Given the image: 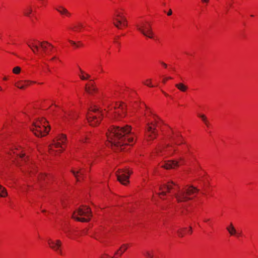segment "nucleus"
<instances>
[{
    "instance_id": "f257e3e1",
    "label": "nucleus",
    "mask_w": 258,
    "mask_h": 258,
    "mask_svg": "<svg viewBox=\"0 0 258 258\" xmlns=\"http://www.w3.org/2000/svg\"><path fill=\"white\" fill-rule=\"evenodd\" d=\"M108 140L107 145H110L113 149L123 150V146L130 145L134 142V137L131 132V126H113L106 133Z\"/></svg>"
},
{
    "instance_id": "f03ea898",
    "label": "nucleus",
    "mask_w": 258,
    "mask_h": 258,
    "mask_svg": "<svg viewBox=\"0 0 258 258\" xmlns=\"http://www.w3.org/2000/svg\"><path fill=\"white\" fill-rule=\"evenodd\" d=\"M159 190L161 191L158 193L159 196H166L167 193H170L171 190H174L176 192H174L173 196L178 203L185 202L191 200L192 198L191 196L199 191L198 189L192 186H190L187 188L181 189L179 185L173 181H170L161 185Z\"/></svg>"
},
{
    "instance_id": "7ed1b4c3",
    "label": "nucleus",
    "mask_w": 258,
    "mask_h": 258,
    "mask_svg": "<svg viewBox=\"0 0 258 258\" xmlns=\"http://www.w3.org/2000/svg\"><path fill=\"white\" fill-rule=\"evenodd\" d=\"M47 124L48 122L46 119H42L41 120L34 122L31 130L35 136L38 137L45 136L50 130V127L48 126Z\"/></svg>"
},
{
    "instance_id": "20e7f679",
    "label": "nucleus",
    "mask_w": 258,
    "mask_h": 258,
    "mask_svg": "<svg viewBox=\"0 0 258 258\" xmlns=\"http://www.w3.org/2000/svg\"><path fill=\"white\" fill-rule=\"evenodd\" d=\"M92 217V213L89 207L82 206L74 212L72 218L78 221L87 222L90 221Z\"/></svg>"
},
{
    "instance_id": "39448f33",
    "label": "nucleus",
    "mask_w": 258,
    "mask_h": 258,
    "mask_svg": "<svg viewBox=\"0 0 258 258\" xmlns=\"http://www.w3.org/2000/svg\"><path fill=\"white\" fill-rule=\"evenodd\" d=\"M87 118L91 125L95 126L99 123L102 117L98 108H93L88 113Z\"/></svg>"
},
{
    "instance_id": "423d86ee",
    "label": "nucleus",
    "mask_w": 258,
    "mask_h": 258,
    "mask_svg": "<svg viewBox=\"0 0 258 258\" xmlns=\"http://www.w3.org/2000/svg\"><path fill=\"white\" fill-rule=\"evenodd\" d=\"M137 29L145 36L150 38H153V32L151 25L147 22H141L136 25Z\"/></svg>"
},
{
    "instance_id": "0eeeda50",
    "label": "nucleus",
    "mask_w": 258,
    "mask_h": 258,
    "mask_svg": "<svg viewBox=\"0 0 258 258\" xmlns=\"http://www.w3.org/2000/svg\"><path fill=\"white\" fill-rule=\"evenodd\" d=\"M66 140L67 137L65 135L61 134L57 137L55 140L53 141V144L49 146L50 153L53 154V152L54 151V148H61L62 149L61 150H59L56 151V152L59 151V152H61L63 150H64L61 144L63 145L64 144Z\"/></svg>"
},
{
    "instance_id": "6e6552de",
    "label": "nucleus",
    "mask_w": 258,
    "mask_h": 258,
    "mask_svg": "<svg viewBox=\"0 0 258 258\" xmlns=\"http://www.w3.org/2000/svg\"><path fill=\"white\" fill-rule=\"evenodd\" d=\"M132 173L128 169H119L116 172V175L118 181L125 185L129 182V177Z\"/></svg>"
},
{
    "instance_id": "1a4fd4ad",
    "label": "nucleus",
    "mask_w": 258,
    "mask_h": 258,
    "mask_svg": "<svg viewBox=\"0 0 258 258\" xmlns=\"http://www.w3.org/2000/svg\"><path fill=\"white\" fill-rule=\"evenodd\" d=\"M48 244L49 247L54 251L57 252L60 255L62 254L61 249L62 242L60 240H52L49 239L48 240Z\"/></svg>"
},
{
    "instance_id": "9d476101",
    "label": "nucleus",
    "mask_w": 258,
    "mask_h": 258,
    "mask_svg": "<svg viewBox=\"0 0 258 258\" xmlns=\"http://www.w3.org/2000/svg\"><path fill=\"white\" fill-rule=\"evenodd\" d=\"M90 81L91 82L90 83L86 84L85 91L89 95H96L98 92V89L95 85L94 83L92 82V80H90Z\"/></svg>"
},
{
    "instance_id": "9b49d317",
    "label": "nucleus",
    "mask_w": 258,
    "mask_h": 258,
    "mask_svg": "<svg viewBox=\"0 0 258 258\" xmlns=\"http://www.w3.org/2000/svg\"><path fill=\"white\" fill-rule=\"evenodd\" d=\"M147 136L148 138V141L153 140L155 139L158 135V133L156 131L155 127L153 128L152 126L148 125ZM155 126V125H154Z\"/></svg>"
},
{
    "instance_id": "f8f14e48",
    "label": "nucleus",
    "mask_w": 258,
    "mask_h": 258,
    "mask_svg": "<svg viewBox=\"0 0 258 258\" xmlns=\"http://www.w3.org/2000/svg\"><path fill=\"white\" fill-rule=\"evenodd\" d=\"M35 82L28 81V80H21L15 83V85L17 88L21 89H24L27 87L29 86L32 83H34Z\"/></svg>"
},
{
    "instance_id": "ddd939ff",
    "label": "nucleus",
    "mask_w": 258,
    "mask_h": 258,
    "mask_svg": "<svg viewBox=\"0 0 258 258\" xmlns=\"http://www.w3.org/2000/svg\"><path fill=\"white\" fill-rule=\"evenodd\" d=\"M179 166V162L176 160H171L165 162L164 164L161 165V167L166 169L174 168L175 167Z\"/></svg>"
},
{
    "instance_id": "4468645a",
    "label": "nucleus",
    "mask_w": 258,
    "mask_h": 258,
    "mask_svg": "<svg viewBox=\"0 0 258 258\" xmlns=\"http://www.w3.org/2000/svg\"><path fill=\"white\" fill-rule=\"evenodd\" d=\"M71 172L75 177L77 181H80L81 179H84V172L82 171L81 169H79L77 171L72 169Z\"/></svg>"
},
{
    "instance_id": "2eb2a0df",
    "label": "nucleus",
    "mask_w": 258,
    "mask_h": 258,
    "mask_svg": "<svg viewBox=\"0 0 258 258\" xmlns=\"http://www.w3.org/2000/svg\"><path fill=\"white\" fill-rule=\"evenodd\" d=\"M38 44L45 53H47V50L48 47H53V46L51 44L45 41L42 42L38 41Z\"/></svg>"
},
{
    "instance_id": "dca6fc26",
    "label": "nucleus",
    "mask_w": 258,
    "mask_h": 258,
    "mask_svg": "<svg viewBox=\"0 0 258 258\" xmlns=\"http://www.w3.org/2000/svg\"><path fill=\"white\" fill-rule=\"evenodd\" d=\"M55 9L61 15H65L69 17L71 16V13H70L66 8L62 6H59Z\"/></svg>"
},
{
    "instance_id": "f3484780",
    "label": "nucleus",
    "mask_w": 258,
    "mask_h": 258,
    "mask_svg": "<svg viewBox=\"0 0 258 258\" xmlns=\"http://www.w3.org/2000/svg\"><path fill=\"white\" fill-rule=\"evenodd\" d=\"M175 86L179 91L183 92H185L188 89V86L183 83H177Z\"/></svg>"
},
{
    "instance_id": "a211bd4d",
    "label": "nucleus",
    "mask_w": 258,
    "mask_h": 258,
    "mask_svg": "<svg viewBox=\"0 0 258 258\" xmlns=\"http://www.w3.org/2000/svg\"><path fill=\"white\" fill-rule=\"evenodd\" d=\"M127 244H123L120 248L115 252V254L121 255L127 249Z\"/></svg>"
},
{
    "instance_id": "6ab92c4d",
    "label": "nucleus",
    "mask_w": 258,
    "mask_h": 258,
    "mask_svg": "<svg viewBox=\"0 0 258 258\" xmlns=\"http://www.w3.org/2000/svg\"><path fill=\"white\" fill-rule=\"evenodd\" d=\"M226 229L232 236L237 234V231L232 223L230 224L229 226L226 228Z\"/></svg>"
},
{
    "instance_id": "aec40b11",
    "label": "nucleus",
    "mask_w": 258,
    "mask_h": 258,
    "mask_svg": "<svg viewBox=\"0 0 258 258\" xmlns=\"http://www.w3.org/2000/svg\"><path fill=\"white\" fill-rule=\"evenodd\" d=\"M113 20L114 25L118 29H120V26H121L122 24V20L116 17H113Z\"/></svg>"
},
{
    "instance_id": "412c9836",
    "label": "nucleus",
    "mask_w": 258,
    "mask_h": 258,
    "mask_svg": "<svg viewBox=\"0 0 258 258\" xmlns=\"http://www.w3.org/2000/svg\"><path fill=\"white\" fill-rule=\"evenodd\" d=\"M28 46L31 48L34 53H37L39 50V46L34 43H27Z\"/></svg>"
},
{
    "instance_id": "4be33fe9",
    "label": "nucleus",
    "mask_w": 258,
    "mask_h": 258,
    "mask_svg": "<svg viewBox=\"0 0 258 258\" xmlns=\"http://www.w3.org/2000/svg\"><path fill=\"white\" fill-rule=\"evenodd\" d=\"M8 194L6 189L2 185H0V197H6Z\"/></svg>"
},
{
    "instance_id": "5701e85b",
    "label": "nucleus",
    "mask_w": 258,
    "mask_h": 258,
    "mask_svg": "<svg viewBox=\"0 0 258 258\" xmlns=\"http://www.w3.org/2000/svg\"><path fill=\"white\" fill-rule=\"evenodd\" d=\"M144 255L146 258H154V254L153 251L146 250L144 253Z\"/></svg>"
},
{
    "instance_id": "b1692460",
    "label": "nucleus",
    "mask_w": 258,
    "mask_h": 258,
    "mask_svg": "<svg viewBox=\"0 0 258 258\" xmlns=\"http://www.w3.org/2000/svg\"><path fill=\"white\" fill-rule=\"evenodd\" d=\"M83 28V25L82 23H79L77 25H75L74 27L72 28L75 31L79 32L81 30V29Z\"/></svg>"
},
{
    "instance_id": "393cba45",
    "label": "nucleus",
    "mask_w": 258,
    "mask_h": 258,
    "mask_svg": "<svg viewBox=\"0 0 258 258\" xmlns=\"http://www.w3.org/2000/svg\"><path fill=\"white\" fill-rule=\"evenodd\" d=\"M79 77L82 80H87L90 78L91 76L85 72L84 75H79Z\"/></svg>"
},
{
    "instance_id": "a878e982",
    "label": "nucleus",
    "mask_w": 258,
    "mask_h": 258,
    "mask_svg": "<svg viewBox=\"0 0 258 258\" xmlns=\"http://www.w3.org/2000/svg\"><path fill=\"white\" fill-rule=\"evenodd\" d=\"M143 83L149 87H154V85L152 84V80L151 79H147L145 81L143 82Z\"/></svg>"
},
{
    "instance_id": "bb28decb",
    "label": "nucleus",
    "mask_w": 258,
    "mask_h": 258,
    "mask_svg": "<svg viewBox=\"0 0 258 258\" xmlns=\"http://www.w3.org/2000/svg\"><path fill=\"white\" fill-rule=\"evenodd\" d=\"M32 12V10L31 8H29L25 10L24 15L27 16H29L30 15Z\"/></svg>"
},
{
    "instance_id": "cd10ccee",
    "label": "nucleus",
    "mask_w": 258,
    "mask_h": 258,
    "mask_svg": "<svg viewBox=\"0 0 258 258\" xmlns=\"http://www.w3.org/2000/svg\"><path fill=\"white\" fill-rule=\"evenodd\" d=\"M21 71V68L19 67H16L13 70V72L14 74H18Z\"/></svg>"
},
{
    "instance_id": "c85d7f7f",
    "label": "nucleus",
    "mask_w": 258,
    "mask_h": 258,
    "mask_svg": "<svg viewBox=\"0 0 258 258\" xmlns=\"http://www.w3.org/2000/svg\"><path fill=\"white\" fill-rule=\"evenodd\" d=\"M198 116L200 117L202 120L204 122H206V120H207V117L204 114H198Z\"/></svg>"
},
{
    "instance_id": "c756f323",
    "label": "nucleus",
    "mask_w": 258,
    "mask_h": 258,
    "mask_svg": "<svg viewBox=\"0 0 258 258\" xmlns=\"http://www.w3.org/2000/svg\"><path fill=\"white\" fill-rule=\"evenodd\" d=\"M184 230V228L180 229L177 231V233L178 236L180 237H183L184 235L183 231Z\"/></svg>"
},
{
    "instance_id": "7c9ffc66",
    "label": "nucleus",
    "mask_w": 258,
    "mask_h": 258,
    "mask_svg": "<svg viewBox=\"0 0 258 258\" xmlns=\"http://www.w3.org/2000/svg\"><path fill=\"white\" fill-rule=\"evenodd\" d=\"M115 13L114 14V16L113 17H116V18H120L121 19L122 18V17H123L120 13H118L117 11H115Z\"/></svg>"
},
{
    "instance_id": "2f4dec72",
    "label": "nucleus",
    "mask_w": 258,
    "mask_h": 258,
    "mask_svg": "<svg viewBox=\"0 0 258 258\" xmlns=\"http://www.w3.org/2000/svg\"><path fill=\"white\" fill-rule=\"evenodd\" d=\"M121 20L122 22V25L125 27L127 26V21L126 18L125 17H122Z\"/></svg>"
},
{
    "instance_id": "473e14b6",
    "label": "nucleus",
    "mask_w": 258,
    "mask_h": 258,
    "mask_svg": "<svg viewBox=\"0 0 258 258\" xmlns=\"http://www.w3.org/2000/svg\"><path fill=\"white\" fill-rule=\"evenodd\" d=\"M100 258H113V257H111L109 256L108 254L105 253L103 255H102L100 257Z\"/></svg>"
},
{
    "instance_id": "72a5a7b5",
    "label": "nucleus",
    "mask_w": 258,
    "mask_h": 258,
    "mask_svg": "<svg viewBox=\"0 0 258 258\" xmlns=\"http://www.w3.org/2000/svg\"><path fill=\"white\" fill-rule=\"evenodd\" d=\"M16 154L17 155H19V158L20 159H22L24 160H25V159L24 158V156H25V154H18V153H16Z\"/></svg>"
},
{
    "instance_id": "f704fd0d",
    "label": "nucleus",
    "mask_w": 258,
    "mask_h": 258,
    "mask_svg": "<svg viewBox=\"0 0 258 258\" xmlns=\"http://www.w3.org/2000/svg\"><path fill=\"white\" fill-rule=\"evenodd\" d=\"M69 42L73 45L76 46V47H78L80 45H78L75 41H73L72 40H69Z\"/></svg>"
},
{
    "instance_id": "c9c22d12",
    "label": "nucleus",
    "mask_w": 258,
    "mask_h": 258,
    "mask_svg": "<svg viewBox=\"0 0 258 258\" xmlns=\"http://www.w3.org/2000/svg\"><path fill=\"white\" fill-rule=\"evenodd\" d=\"M169 79H172V78H171V77H167V78H164V79H163L162 82H163V83L164 84H165V83H166V82L167 81H168V80H169Z\"/></svg>"
},
{
    "instance_id": "e433bc0d",
    "label": "nucleus",
    "mask_w": 258,
    "mask_h": 258,
    "mask_svg": "<svg viewBox=\"0 0 258 258\" xmlns=\"http://www.w3.org/2000/svg\"><path fill=\"white\" fill-rule=\"evenodd\" d=\"M160 63L165 68H166L167 67V65L166 63H165V62H164L163 61H160Z\"/></svg>"
},
{
    "instance_id": "4c0bfd02",
    "label": "nucleus",
    "mask_w": 258,
    "mask_h": 258,
    "mask_svg": "<svg viewBox=\"0 0 258 258\" xmlns=\"http://www.w3.org/2000/svg\"><path fill=\"white\" fill-rule=\"evenodd\" d=\"M79 70H80V74L79 75H84L85 74V72L84 71H83L81 68H79Z\"/></svg>"
},
{
    "instance_id": "58836bf2",
    "label": "nucleus",
    "mask_w": 258,
    "mask_h": 258,
    "mask_svg": "<svg viewBox=\"0 0 258 258\" xmlns=\"http://www.w3.org/2000/svg\"><path fill=\"white\" fill-rule=\"evenodd\" d=\"M172 10H171V9H170V10H169V11H168V13H167V15H168V16H170V15H172Z\"/></svg>"
},
{
    "instance_id": "ea45409f",
    "label": "nucleus",
    "mask_w": 258,
    "mask_h": 258,
    "mask_svg": "<svg viewBox=\"0 0 258 258\" xmlns=\"http://www.w3.org/2000/svg\"><path fill=\"white\" fill-rule=\"evenodd\" d=\"M45 176H46L45 175L42 174L40 175V176L39 177V180L42 179Z\"/></svg>"
},
{
    "instance_id": "a19ab883",
    "label": "nucleus",
    "mask_w": 258,
    "mask_h": 258,
    "mask_svg": "<svg viewBox=\"0 0 258 258\" xmlns=\"http://www.w3.org/2000/svg\"><path fill=\"white\" fill-rule=\"evenodd\" d=\"M204 123L207 126H209V121H208V119L206 120V122H204Z\"/></svg>"
},
{
    "instance_id": "79ce46f5",
    "label": "nucleus",
    "mask_w": 258,
    "mask_h": 258,
    "mask_svg": "<svg viewBox=\"0 0 258 258\" xmlns=\"http://www.w3.org/2000/svg\"><path fill=\"white\" fill-rule=\"evenodd\" d=\"M188 233L189 234H191L192 233V228L191 226L189 227V231H188Z\"/></svg>"
},
{
    "instance_id": "37998d69",
    "label": "nucleus",
    "mask_w": 258,
    "mask_h": 258,
    "mask_svg": "<svg viewBox=\"0 0 258 258\" xmlns=\"http://www.w3.org/2000/svg\"><path fill=\"white\" fill-rule=\"evenodd\" d=\"M203 3H208L210 0H201Z\"/></svg>"
},
{
    "instance_id": "c03bdc74",
    "label": "nucleus",
    "mask_w": 258,
    "mask_h": 258,
    "mask_svg": "<svg viewBox=\"0 0 258 258\" xmlns=\"http://www.w3.org/2000/svg\"><path fill=\"white\" fill-rule=\"evenodd\" d=\"M241 235V233H237V234L235 235L236 236H239Z\"/></svg>"
},
{
    "instance_id": "a18cd8bd",
    "label": "nucleus",
    "mask_w": 258,
    "mask_h": 258,
    "mask_svg": "<svg viewBox=\"0 0 258 258\" xmlns=\"http://www.w3.org/2000/svg\"><path fill=\"white\" fill-rule=\"evenodd\" d=\"M169 147H173L172 145H170L169 144H168L167 146H166V148H169Z\"/></svg>"
},
{
    "instance_id": "49530a36",
    "label": "nucleus",
    "mask_w": 258,
    "mask_h": 258,
    "mask_svg": "<svg viewBox=\"0 0 258 258\" xmlns=\"http://www.w3.org/2000/svg\"><path fill=\"white\" fill-rule=\"evenodd\" d=\"M55 58H56V57H55V56H54V57H53L51 58V60H53V59H55Z\"/></svg>"
},
{
    "instance_id": "de8ad7c7",
    "label": "nucleus",
    "mask_w": 258,
    "mask_h": 258,
    "mask_svg": "<svg viewBox=\"0 0 258 258\" xmlns=\"http://www.w3.org/2000/svg\"><path fill=\"white\" fill-rule=\"evenodd\" d=\"M179 160H180V161H182V160H183V158H181V157H180V158H179Z\"/></svg>"
},
{
    "instance_id": "09e8293b",
    "label": "nucleus",
    "mask_w": 258,
    "mask_h": 258,
    "mask_svg": "<svg viewBox=\"0 0 258 258\" xmlns=\"http://www.w3.org/2000/svg\"><path fill=\"white\" fill-rule=\"evenodd\" d=\"M78 43H79V45H80V46L82 45V44L80 42H79Z\"/></svg>"
},
{
    "instance_id": "8fccbe9b",
    "label": "nucleus",
    "mask_w": 258,
    "mask_h": 258,
    "mask_svg": "<svg viewBox=\"0 0 258 258\" xmlns=\"http://www.w3.org/2000/svg\"><path fill=\"white\" fill-rule=\"evenodd\" d=\"M4 80H7V78L6 77H4V79H3Z\"/></svg>"
},
{
    "instance_id": "3c124183",
    "label": "nucleus",
    "mask_w": 258,
    "mask_h": 258,
    "mask_svg": "<svg viewBox=\"0 0 258 258\" xmlns=\"http://www.w3.org/2000/svg\"><path fill=\"white\" fill-rule=\"evenodd\" d=\"M157 150H158V151H160V152H161V149H158Z\"/></svg>"
},
{
    "instance_id": "603ef678",
    "label": "nucleus",
    "mask_w": 258,
    "mask_h": 258,
    "mask_svg": "<svg viewBox=\"0 0 258 258\" xmlns=\"http://www.w3.org/2000/svg\"><path fill=\"white\" fill-rule=\"evenodd\" d=\"M209 220V219H206V220H205V222H207V221H208Z\"/></svg>"
},
{
    "instance_id": "864d4df0",
    "label": "nucleus",
    "mask_w": 258,
    "mask_h": 258,
    "mask_svg": "<svg viewBox=\"0 0 258 258\" xmlns=\"http://www.w3.org/2000/svg\"><path fill=\"white\" fill-rule=\"evenodd\" d=\"M52 48V47H50V49H49V50H50V51H51Z\"/></svg>"
},
{
    "instance_id": "5fc2aeb1",
    "label": "nucleus",
    "mask_w": 258,
    "mask_h": 258,
    "mask_svg": "<svg viewBox=\"0 0 258 258\" xmlns=\"http://www.w3.org/2000/svg\"><path fill=\"white\" fill-rule=\"evenodd\" d=\"M17 164L18 165H19V163L18 161H17Z\"/></svg>"
},
{
    "instance_id": "6e6d98bb",
    "label": "nucleus",
    "mask_w": 258,
    "mask_h": 258,
    "mask_svg": "<svg viewBox=\"0 0 258 258\" xmlns=\"http://www.w3.org/2000/svg\"><path fill=\"white\" fill-rule=\"evenodd\" d=\"M42 212H46V211L44 210H42Z\"/></svg>"
},
{
    "instance_id": "4d7b16f0",
    "label": "nucleus",
    "mask_w": 258,
    "mask_h": 258,
    "mask_svg": "<svg viewBox=\"0 0 258 258\" xmlns=\"http://www.w3.org/2000/svg\"><path fill=\"white\" fill-rule=\"evenodd\" d=\"M0 90H1H1H2V88H1V86H0Z\"/></svg>"
},
{
    "instance_id": "13d9d810",
    "label": "nucleus",
    "mask_w": 258,
    "mask_h": 258,
    "mask_svg": "<svg viewBox=\"0 0 258 258\" xmlns=\"http://www.w3.org/2000/svg\"><path fill=\"white\" fill-rule=\"evenodd\" d=\"M175 150H176L175 149L173 150V153L175 151Z\"/></svg>"
},
{
    "instance_id": "bf43d9fd",
    "label": "nucleus",
    "mask_w": 258,
    "mask_h": 258,
    "mask_svg": "<svg viewBox=\"0 0 258 258\" xmlns=\"http://www.w3.org/2000/svg\"><path fill=\"white\" fill-rule=\"evenodd\" d=\"M48 70L49 72H50V70H49V69H48Z\"/></svg>"
},
{
    "instance_id": "052dcab7",
    "label": "nucleus",
    "mask_w": 258,
    "mask_h": 258,
    "mask_svg": "<svg viewBox=\"0 0 258 258\" xmlns=\"http://www.w3.org/2000/svg\"><path fill=\"white\" fill-rule=\"evenodd\" d=\"M48 70L49 72H50V70H49V69H48Z\"/></svg>"
},
{
    "instance_id": "680f3d73",
    "label": "nucleus",
    "mask_w": 258,
    "mask_h": 258,
    "mask_svg": "<svg viewBox=\"0 0 258 258\" xmlns=\"http://www.w3.org/2000/svg\"><path fill=\"white\" fill-rule=\"evenodd\" d=\"M48 70L49 72H50V70H49V69H48Z\"/></svg>"
},
{
    "instance_id": "e2e57ef3",
    "label": "nucleus",
    "mask_w": 258,
    "mask_h": 258,
    "mask_svg": "<svg viewBox=\"0 0 258 258\" xmlns=\"http://www.w3.org/2000/svg\"><path fill=\"white\" fill-rule=\"evenodd\" d=\"M230 7H232V5L231 4H230Z\"/></svg>"
},
{
    "instance_id": "0e129e2a",
    "label": "nucleus",
    "mask_w": 258,
    "mask_h": 258,
    "mask_svg": "<svg viewBox=\"0 0 258 258\" xmlns=\"http://www.w3.org/2000/svg\"><path fill=\"white\" fill-rule=\"evenodd\" d=\"M119 106H121V107H122V105H119Z\"/></svg>"
},
{
    "instance_id": "69168bd1",
    "label": "nucleus",
    "mask_w": 258,
    "mask_h": 258,
    "mask_svg": "<svg viewBox=\"0 0 258 258\" xmlns=\"http://www.w3.org/2000/svg\"><path fill=\"white\" fill-rule=\"evenodd\" d=\"M119 106H121V107H122V105H119Z\"/></svg>"
}]
</instances>
